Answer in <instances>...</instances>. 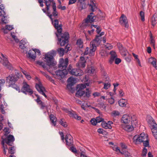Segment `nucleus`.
Returning a JSON list of instances; mask_svg holds the SVG:
<instances>
[{
	"mask_svg": "<svg viewBox=\"0 0 157 157\" xmlns=\"http://www.w3.org/2000/svg\"><path fill=\"white\" fill-rule=\"evenodd\" d=\"M52 16L51 20L52 24L54 27L57 30V33H56V35L58 38V41L61 46H64L66 44L68 43V39L69 38V35L68 32H65L63 34H62V25L60 24L59 25V21L58 20L55 19L53 21V19Z\"/></svg>",
	"mask_w": 157,
	"mask_h": 157,
	"instance_id": "f257e3e1",
	"label": "nucleus"
},
{
	"mask_svg": "<svg viewBox=\"0 0 157 157\" xmlns=\"http://www.w3.org/2000/svg\"><path fill=\"white\" fill-rule=\"evenodd\" d=\"M46 5V9H42V10L50 18L52 16L57 18L58 12L56 11V4L53 0H44Z\"/></svg>",
	"mask_w": 157,
	"mask_h": 157,
	"instance_id": "f03ea898",
	"label": "nucleus"
},
{
	"mask_svg": "<svg viewBox=\"0 0 157 157\" xmlns=\"http://www.w3.org/2000/svg\"><path fill=\"white\" fill-rule=\"evenodd\" d=\"M2 141L1 144L2 146L4 154L6 155V150H8V153L11 154H13L15 152L14 147H11L13 145L15 139L13 136L10 135L6 138H4L3 136L1 138Z\"/></svg>",
	"mask_w": 157,
	"mask_h": 157,
	"instance_id": "7ed1b4c3",
	"label": "nucleus"
},
{
	"mask_svg": "<svg viewBox=\"0 0 157 157\" xmlns=\"http://www.w3.org/2000/svg\"><path fill=\"white\" fill-rule=\"evenodd\" d=\"M55 54L56 52L53 51L48 52L45 55L44 57L46 64L44 63L43 62L39 61L36 62L37 64L41 66L44 69L49 71L48 69L51 66H54L55 64L53 57Z\"/></svg>",
	"mask_w": 157,
	"mask_h": 157,
	"instance_id": "20e7f679",
	"label": "nucleus"
},
{
	"mask_svg": "<svg viewBox=\"0 0 157 157\" xmlns=\"http://www.w3.org/2000/svg\"><path fill=\"white\" fill-rule=\"evenodd\" d=\"M20 74V72H15V73L12 74L7 77L6 80L7 86L10 87L13 84L15 83L19 79Z\"/></svg>",
	"mask_w": 157,
	"mask_h": 157,
	"instance_id": "39448f33",
	"label": "nucleus"
},
{
	"mask_svg": "<svg viewBox=\"0 0 157 157\" xmlns=\"http://www.w3.org/2000/svg\"><path fill=\"white\" fill-rule=\"evenodd\" d=\"M94 16L93 13H90L85 20L84 22L82 23V26L85 28L88 27L90 29H92V25H91V23L94 21Z\"/></svg>",
	"mask_w": 157,
	"mask_h": 157,
	"instance_id": "423d86ee",
	"label": "nucleus"
},
{
	"mask_svg": "<svg viewBox=\"0 0 157 157\" xmlns=\"http://www.w3.org/2000/svg\"><path fill=\"white\" fill-rule=\"evenodd\" d=\"M102 37L100 36H96L94 39L90 43L91 51L95 52L97 49V47L100 44L101 41Z\"/></svg>",
	"mask_w": 157,
	"mask_h": 157,
	"instance_id": "0eeeda50",
	"label": "nucleus"
},
{
	"mask_svg": "<svg viewBox=\"0 0 157 157\" xmlns=\"http://www.w3.org/2000/svg\"><path fill=\"white\" fill-rule=\"evenodd\" d=\"M146 135L144 133L135 135L133 138V142L135 144H140L146 139Z\"/></svg>",
	"mask_w": 157,
	"mask_h": 157,
	"instance_id": "6e6552de",
	"label": "nucleus"
},
{
	"mask_svg": "<svg viewBox=\"0 0 157 157\" xmlns=\"http://www.w3.org/2000/svg\"><path fill=\"white\" fill-rule=\"evenodd\" d=\"M23 85L21 90V92L25 94H27V93H28L30 95L33 94V90L30 89L29 85L27 84L26 82L24 81L23 83Z\"/></svg>",
	"mask_w": 157,
	"mask_h": 157,
	"instance_id": "1a4fd4ad",
	"label": "nucleus"
},
{
	"mask_svg": "<svg viewBox=\"0 0 157 157\" xmlns=\"http://www.w3.org/2000/svg\"><path fill=\"white\" fill-rule=\"evenodd\" d=\"M5 8L3 4L0 6V17L1 18V23L3 24H5L8 23V21L6 19L7 17L6 16L5 12L4 11Z\"/></svg>",
	"mask_w": 157,
	"mask_h": 157,
	"instance_id": "9d476101",
	"label": "nucleus"
},
{
	"mask_svg": "<svg viewBox=\"0 0 157 157\" xmlns=\"http://www.w3.org/2000/svg\"><path fill=\"white\" fill-rule=\"evenodd\" d=\"M55 72L56 78L58 79L64 78L67 74L68 71L66 69H59Z\"/></svg>",
	"mask_w": 157,
	"mask_h": 157,
	"instance_id": "9b49d317",
	"label": "nucleus"
},
{
	"mask_svg": "<svg viewBox=\"0 0 157 157\" xmlns=\"http://www.w3.org/2000/svg\"><path fill=\"white\" fill-rule=\"evenodd\" d=\"M0 54L2 58V62L1 63L3 66L10 69H11L12 66L8 60L7 57L5 55H4L2 53H1Z\"/></svg>",
	"mask_w": 157,
	"mask_h": 157,
	"instance_id": "f8f14e48",
	"label": "nucleus"
},
{
	"mask_svg": "<svg viewBox=\"0 0 157 157\" xmlns=\"http://www.w3.org/2000/svg\"><path fill=\"white\" fill-rule=\"evenodd\" d=\"M147 122L151 131L153 130H154L157 129V124L155 120L152 117L150 116L148 117Z\"/></svg>",
	"mask_w": 157,
	"mask_h": 157,
	"instance_id": "ddd939ff",
	"label": "nucleus"
},
{
	"mask_svg": "<svg viewBox=\"0 0 157 157\" xmlns=\"http://www.w3.org/2000/svg\"><path fill=\"white\" fill-rule=\"evenodd\" d=\"M35 86L36 90L40 94L43 95L45 98H47V95L45 93L46 91L45 89L41 82H39L38 83H36Z\"/></svg>",
	"mask_w": 157,
	"mask_h": 157,
	"instance_id": "4468645a",
	"label": "nucleus"
},
{
	"mask_svg": "<svg viewBox=\"0 0 157 157\" xmlns=\"http://www.w3.org/2000/svg\"><path fill=\"white\" fill-rule=\"evenodd\" d=\"M68 71L71 74L75 76H80L83 74L82 71L80 69L74 68L71 69L69 68Z\"/></svg>",
	"mask_w": 157,
	"mask_h": 157,
	"instance_id": "2eb2a0df",
	"label": "nucleus"
},
{
	"mask_svg": "<svg viewBox=\"0 0 157 157\" xmlns=\"http://www.w3.org/2000/svg\"><path fill=\"white\" fill-rule=\"evenodd\" d=\"M68 63V58H66L65 59H60L58 67L59 69H66Z\"/></svg>",
	"mask_w": 157,
	"mask_h": 157,
	"instance_id": "dca6fc26",
	"label": "nucleus"
},
{
	"mask_svg": "<svg viewBox=\"0 0 157 157\" xmlns=\"http://www.w3.org/2000/svg\"><path fill=\"white\" fill-rule=\"evenodd\" d=\"M71 48L70 47V45L67 44L65 47L64 49L62 48H58L57 50V51L59 56H61L63 55L64 52H67L71 50Z\"/></svg>",
	"mask_w": 157,
	"mask_h": 157,
	"instance_id": "f3484780",
	"label": "nucleus"
},
{
	"mask_svg": "<svg viewBox=\"0 0 157 157\" xmlns=\"http://www.w3.org/2000/svg\"><path fill=\"white\" fill-rule=\"evenodd\" d=\"M120 22L121 25H124L126 28H128V26L127 18L124 14H122L120 18Z\"/></svg>",
	"mask_w": 157,
	"mask_h": 157,
	"instance_id": "a211bd4d",
	"label": "nucleus"
},
{
	"mask_svg": "<svg viewBox=\"0 0 157 157\" xmlns=\"http://www.w3.org/2000/svg\"><path fill=\"white\" fill-rule=\"evenodd\" d=\"M86 61L83 56H81L80 59L77 63L76 66L79 68H84L86 66Z\"/></svg>",
	"mask_w": 157,
	"mask_h": 157,
	"instance_id": "6ab92c4d",
	"label": "nucleus"
},
{
	"mask_svg": "<svg viewBox=\"0 0 157 157\" xmlns=\"http://www.w3.org/2000/svg\"><path fill=\"white\" fill-rule=\"evenodd\" d=\"M117 46L121 55L124 56H126L128 53V52L126 48H124L122 45L120 43H118Z\"/></svg>",
	"mask_w": 157,
	"mask_h": 157,
	"instance_id": "aec40b11",
	"label": "nucleus"
},
{
	"mask_svg": "<svg viewBox=\"0 0 157 157\" xmlns=\"http://www.w3.org/2000/svg\"><path fill=\"white\" fill-rule=\"evenodd\" d=\"M65 140L66 144L68 146H72L73 145V141L72 137L69 134H67L66 136Z\"/></svg>",
	"mask_w": 157,
	"mask_h": 157,
	"instance_id": "412c9836",
	"label": "nucleus"
},
{
	"mask_svg": "<svg viewBox=\"0 0 157 157\" xmlns=\"http://www.w3.org/2000/svg\"><path fill=\"white\" fill-rule=\"evenodd\" d=\"M121 127L123 129L128 132H130L134 129L133 126L128 124H123L121 125Z\"/></svg>",
	"mask_w": 157,
	"mask_h": 157,
	"instance_id": "4be33fe9",
	"label": "nucleus"
},
{
	"mask_svg": "<svg viewBox=\"0 0 157 157\" xmlns=\"http://www.w3.org/2000/svg\"><path fill=\"white\" fill-rule=\"evenodd\" d=\"M131 117L127 114L124 115L122 118L121 121L123 124H128L131 120Z\"/></svg>",
	"mask_w": 157,
	"mask_h": 157,
	"instance_id": "5701e85b",
	"label": "nucleus"
},
{
	"mask_svg": "<svg viewBox=\"0 0 157 157\" xmlns=\"http://www.w3.org/2000/svg\"><path fill=\"white\" fill-rule=\"evenodd\" d=\"M113 122L110 121H109L107 123L105 122H102L101 123V125L103 128L105 129H111L112 126L111 124H113Z\"/></svg>",
	"mask_w": 157,
	"mask_h": 157,
	"instance_id": "b1692460",
	"label": "nucleus"
},
{
	"mask_svg": "<svg viewBox=\"0 0 157 157\" xmlns=\"http://www.w3.org/2000/svg\"><path fill=\"white\" fill-rule=\"evenodd\" d=\"M27 56L32 59L35 60L36 57V55L35 54V52L33 49L32 50H30Z\"/></svg>",
	"mask_w": 157,
	"mask_h": 157,
	"instance_id": "393cba45",
	"label": "nucleus"
},
{
	"mask_svg": "<svg viewBox=\"0 0 157 157\" xmlns=\"http://www.w3.org/2000/svg\"><path fill=\"white\" fill-rule=\"evenodd\" d=\"M149 62L157 70V63H156V60L153 57L149 58L148 60Z\"/></svg>",
	"mask_w": 157,
	"mask_h": 157,
	"instance_id": "a878e982",
	"label": "nucleus"
},
{
	"mask_svg": "<svg viewBox=\"0 0 157 157\" xmlns=\"http://www.w3.org/2000/svg\"><path fill=\"white\" fill-rule=\"evenodd\" d=\"M78 9L79 10H82L85 8V4L84 2H78L77 4Z\"/></svg>",
	"mask_w": 157,
	"mask_h": 157,
	"instance_id": "bb28decb",
	"label": "nucleus"
},
{
	"mask_svg": "<svg viewBox=\"0 0 157 157\" xmlns=\"http://www.w3.org/2000/svg\"><path fill=\"white\" fill-rule=\"evenodd\" d=\"M67 82L69 83V84H68L67 86L69 85L73 86L76 82V80L74 78L72 77H71L68 79Z\"/></svg>",
	"mask_w": 157,
	"mask_h": 157,
	"instance_id": "cd10ccee",
	"label": "nucleus"
},
{
	"mask_svg": "<svg viewBox=\"0 0 157 157\" xmlns=\"http://www.w3.org/2000/svg\"><path fill=\"white\" fill-rule=\"evenodd\" d=\"M94 52H93L91 51L90 47V49L88 47L86 48L84 53V55H87L89 54L90 56H93L94 55Z\"/></svg>",
	"mask_w": 157,
	"mask_h": 157,
	"instance_id": "c85d7f7f",
	"label": "nucleus"
},
{
	"mask_svg": "<svg viewBox=\"0 0 157 157\" xmlns=\"http://www.w3.org/2000/svg\"><path fill=\"white\" fill-rule=\"evenodd\" d=\"M50 120L51 123L54 126H55L56 124L57 119L56 117L53 114H51L49 116Z\"/></svg>",
	"mask_w": 157,
	"mask_h": 157,
	"instance_id": "c756f323",
	"label": "nucleus"
},
{
	"mask_svg": "<svg viewBox=\"0 0 157 157\" xmlns=\"http://www.w3.org/2000/svg\"><path fill=\"white\" fill-rule=\"evenodd\" d=\"M94 0H91V2H92V4H89V6L90 7L91 10L92 12H94V11L96 10L97 9V6L93 2Z\"/></svg>",
	"mask_w": 157,
	"mask_h": 157,
	"instance_id": "7c9ffc66",
	"label": "nucleus"
},
{
	"mask_svg": "<svg viewBox=\"0 0 157 157\" xmlns=\"http://www.w3.org/2000/svg\"><path fill=\"white\" fill-rule=\"evenodd\" d=\"M85 93L84 90L79 89L75 94V96L77 97H80L82 96Z\"/></svg>",
	"mask_w": 157,
	"mask_h": 157,
	"instance_id": "2f4dec72",
	"label": "nucleus"
},
{
	"mask_svg": "<svg viewBox=\"0 0 157 157\" xmlns=\"http://www.w3.org/2000/svg\"><path fill=\"white\" fill-rule=\"evenodd\" d=\"M127 103V100L123 99H120L118 101L119 105L121 107L125 106Z\"/></svg>",
	"mask_w": 157,
	"mask_h": 157,
	"instance_id": "473e14b6",
	"label": "nucleus"
},
{
	"mask_svg": "<svg viewBox=\"0 0 157 157\" xmlns=\"http://www.w3.org/2000/svg\"><path fill=\"white\" fill-rule=\"evenodd\" d=\"M121 154L124 155L125 157H132L130 153L125 149H122L121 152Z\"/></svg>",
	"mask_w": 157,
	"mask_h": 157,
	"instance_id": "72a5a7b5",
	"label": "nucleus"
},
{
	"mask_svg": "<svg viewBox=\"0 0 157 157\" xmlns=\"http://www.w3.org/2000/svg\"><path fill=\"white\" fill-rule=\"evenodd\" d=\"M157 23V18L153 16L151 18V24L153 27H154Z\"/></svg>",
	"mask_w": 157,
	"mask_h": 157,
	"instance_id": "f704fd0d",
	"label": "nucleus"
},
{
	"mask_svg": "<svg viewBox=\"0 0 157 157\" xmlns=\"http://www.w3.org/2000/svg\"><path fill=\"white\" fill-rule=\"evenodd\" d=\"M142 142H143V145L145 147H150L149 141L148 140V137L147 135H146V139L145 140H144Z\"/></svg>",
	"mask_w": 157,
	"mask_h": 157,
	"instance_id": "c9c22d12",
	"label": "nucleus"
},
{
	"mask_svg": "<svg viewBox=\"0 0 157 157\" xmlns=\"http://www.w3.org/2000/svg\"><path fill=\"white\" fill-rule=\"evenodd\" d=\"M150 43L151 44L155 47V40L154 38L153 37L152 34L151 33L150 35Z\"/></svg>",
	"mask_w": 157,
	"mask_h": 157,
	"instance_id": "e433bc0d",
	"label": "nucleus"
},
{
	"mask_svg": "<svg viewBox=\"0 0 157 157\" xmlns=\"http://www.w3.org/2000/svg\"><path fill=\"white\" fill-rule=\"evenodd\" d=\"M3 131L5 132L4 136L6 137V138L8 136V134L10 133V131L9 128L8 127H5L3 129Z\"/></svg>",
	"mask_w": 157,
	"mask_h": 157,
	"instance_id": "4c0bfd02",
	"label": "nucleus"
},
{
	"mask_svg": "<svg viewBox=\"0 0 157 157\" xmlns=\"http://www.w3.org/2000/svg\"><path fill=\"white\" fill-rule=\"evenodd\" d=\"M77 45L80 48H83V42L81 39L78 40L77 41Z\"/></svg>",
	"mask_w": 157,
	"mask_h": 157,
	"instance_id": "58836bf2",
	"label": "nucleus"
},
{
	"mask_svg": "<svg viewBox=\"0 0 157 157\" xmlns=\"http://www.w3.org/2000/svg\"><path fill=\"white\" fill-rule=\"evenodd\" d=\"M25 42L23 40H21L20 42V47L21 49H24L25 47Z\"/></svg>",
	"mask_w": 157,
	"mask_h": 157,
	"instance_id": "ea45409f",
	"label": "nucleus"
},
{
	"mask_svg": "<svg viewBox=\"0 0 157 157\" xmlns=\"http://www.w3.org/2000/svg\"><path fill=\"white\" fill-rule=\"evenodd\" d=\"M11 87H12V88L15 89L17 91H18V92H21V90L19 86H17L15 83L13 84Z\"/></svg>",
	"mask_w": 157,
	"mask_h": 157,
	"instance_id": "a19ab883",
	"label": "nucleus"
},
{
	"mask_svg": "<svg viewBox=\"0 0 157 157\" xmlns=\"http://www.w3.org/2000/svg\"><path fill=\"white\" fill-rule=\"evenodd\" d=\"M120 114V113L118 111L114 110L112 112L111 114V115L114 117L118 116Z\"/></svg>",
	"mask_w": 157,
	"mask_h": 157,
	"instance_id": "79ce46f5",
	"label": "nucleus"
},
{
	"mask_svg": "<svg viewBox=\"0 0 157 157\" xmlns=\"http://www.w3.org/2000/svg\"><path fill=\"white\" fill-rule=\"evenodd\" d=\"M70 150L72 152L75 153L76 156L78 154V152L74 146H71L70 148Z\"/></svg>",
	"mask_w": 157,
	"mask_h": 157,
	"instance_id": "37998d69",
	"label": "nucleus"
},
{
	"mask_svg": "<svg viewBox=\"0 0 157 157\" xmlns=\"http://www.w3.org/2000/svg\"><path fill=\"white\" fill-rule=\"evenodd\" d=\"M104 45L105 48L108 50L111 49L113 48V46L110 44L106 43Z\"/></svg>",
	"mask_w": 157,
	"mask_h": 157,
	"instance_id": "c03bdc74",
	"label": "nucleus"
},
{
	"mask_svg": "<svg viewBox=\"0 0 157 157\" xmlns=\"http://www.w3.org/2000/svg\"><path fill=\"white\" fill-rule=\"evenodd\" d=\"M140 16L141 18V21H145L144 13L142 11H140Z\"/></svg>",
	"mask_w": 157,
	"mask_h": 157,
	"instance_id": "a18cd8bd",
	"label": "nucleus"
},
{
	"mask_svg": "<svg viewBox=\"0 0 157 157\" xmlns=\"http://www.w3.org/2000/svg\"><path fill=\"white\" fill-rule=\"evenodd\" d=\"M91 92L88 89H86V90L85 95L86 96L87 98H89L90 96Z\"/></svg>",
	"mask_w": 157,
	"mask_h": 157,
	"instance_id": "49530a36",
	"label": "nucleus"
},
{
	"mask_svg": "<svg viewBox=\"0 0 157 157\" xmlns=\"http://www.w3.org/2000/svg\"><path fill=\"white\" fill-rule=\"evenodd\" d=\"M63 120V119H61L60 120L59 123L64 127H66L67 126V124H66V123Z\"/></svg>",
	"mask_w": 157,
	"mask_h": 157,
	"instance_id": "de8ad7c7",
	"label": "nucleus"
},
{
	"mask_svg": "<svg viewBox=\"0 0 157 157\" xmlns=\"http://www.w3.org/2000/svg\"><path fill=\"white\" fill-rule=\"evenodd\" d=\"M147 149L145 147H144L143 150L142 156L143 157H145L146 156V155L147 153Z\"/></svg>",
	"mask_w": 157,
	"mask_h": 157,
	"instance_id": "09e8293b",
	"label": "nucleus"
},
{
	"mask_svg": "<svg viewBox=\"0 0 157 157\" xmlns=\"http://www.w3.org/2000/svg\"><path fill=\"white\" fill-rule=\"evenodd\" d=\"M86 85L87 86H88V85H87V83L86 84H79L78 86V87L79 88V89H82L83 90V89L86 88Z\"/></svg>",
	"mask_w": 157,
	"mask_h": 157,
	"instance_id": "8fccbe9b",
	"label": "nucleus"
},
{
	"mask_svg": "<svg viewBox=\"0 0 157 157\" xmlns=\"http://www.w3.org/2000/svg\"><path fill=\"white\" fill-rule=\"evenodd\" d=\"M132 126H133L134 128L138 126V123L137 121L136 120L134 121H132Z\"/></svg>",
	"mask_w": 157,
	"mask_h": 157,
	"instance_id": "3c124183",
	"label": "nucleus"
},
{
	"mask_svg": "<svg viewBox=\"0 0 157 157\" xmlns=\"http://www.w3.org/2000/svg\"><path fill=\"white\" fill-rule=\"evenodd\" d=\"M5 82V81L4 79H0V92L2 90V86L4 85Z\"/></svg>",
	"mask_w": 157,
	"mask_h": 157,
	"instance_id": "603ef678",
	"label": "nucleus"
},
{
	"mask_svg": "<svg viewBox=\"0 0 157 157\" xmlns=\"http://www.w3.org/2000/svg\"><path fill=\"white\" fill-rule=\"evenodd\" d=\"M72 117L77 119L78 120H80L81 119V117L78 116L76 114L74 113L73 114Z\"/></svg>",
	"mask_w": 157,
	"mask_h": 157,
	"instance_id": "864d4df0",
	"label": "nucleus"
},
{
	"mask_svg": "<svg viewBox=\"0 0 157 157\" xmlns=\"http://www.w3.org/2000/svg\"><path fill=\"white\" fill-rule=\"evenodd\" d=\"M95 71V69L93 67H91L90 68H89V70L87 71V72L89 73H94Z\"/></svg>",
	"mask_w": 157,
	"mask_h": 157,
	"instance_id": "5fc2aeb1",
	"label": "nucleus"
},
{
	"mask_svg": "<svg viewBox=\"0 0 157 157\" xmlns=\"http://www.w3.org/2000/svg\"><path fill=\"white\" fill-rule=\"evenodd\" d=\"M63 109L66 113H68L70 115V116L71 117H72L73 114L74 113H73L72 112H71V111L68 110V109H67L63 108Z\"/></svg>",
	"mask_w": 157,
	"mask_h": 157,
	"instance_id": "6e6d98bb",
	"label": "nucleus"
},
{
	"mask_svg": "<svg viewBox=\"0 0 157 157\" xmlns=\"http://www.w3.org/2000/svg\"><path fill=\"white\" fill-rule=\"evenodd\" d=\"M110 86V84L109 83H104L103 88L104 89L107 90Z\"/></svg>",
	"mask_w": 157,
	"mask_h": 157,
	"instance_id": "4d7b16f0",
	"label": "nucleus"
},
{
	"mask_svg": "<svg viewBox=\"0 0 157 157\" xmlns=\"http://www.w3.org/2000/svg\"><path fill=\"white\" fill-rule=\"evenodd\" d=\"M152 132L155 139L157 140V129L154 130H153Z\"/></svg>",
	"mask_w": 157,
	"mask_h": 157,
	"instance_id": "13d9d810",
	"label": "nucleus"
},
{
	"mask_svg": "<svg viewBox=\"0 0 157 157\" xmlns=\"http://www.w3.org/2000/svg\"><path fill=\"white\" fill-rule=\"evenodd\" d=\"M110 53L111 57L113 58V59L116 58L117 55L115 52L112 51L110 52Z\"/></svg>",
	"mask_w": 157,
	"mask_h": 157,
	"instance_id": "bf43d9fd",
	"label": "nucleus"
},
{
	"mask_svg": "<svg viewBox=\"0 0 157 157\" xmlns=\"http://www.w3.org/2000/svg\"><path fill=\"white\" fill-rule=\"evenodd\" d=\"M12 37L14 39L15 41L16 42H18L19 41V40L17 38L16 36L15 35L14 33H11V34Z\"/></svg>",
	"mask_w": 157,
	"mask_h": 157,
	"instance_id": "052dcab7",
	"label": "nucleus"
},
{
	"mask_svg": "<svg viewBox=\"0 0 157 157\" xmlns=\"http://www.w3.org/2000/svg\"><path fill=\"white\" fill-rule=\"evenodd\" d=\"M90 121L91 124L93 125H96L98 123L96 121V119L95 118L92 119Z\"/></svg>",
	"mask_w": 157,
	"mask_h": 157,
	"instance_id": "680f3d73",
	"label": "nucleus"
},
{
	"mask_svg": "<svg viewBox=\"0 0 157 157\" xmlns=\"http://www.w3.org/2000/svg\"><path fill=\"white\" fill-rule=\"evenodd\" d=\"M100 54L101 56H105L106 55V51L103 50H101L100 52Z\"/></svg>",
	"mask_w": 157,
	"mask_h": 157,
	"instance_id": "e2e57ef3",
	"label": "nucleus"
},
{
	"mask_svg": "<svg viewBox=\"0 0 157 157\" xmlns=\"http://www.w3.org/2000/svg\"><path fill=\"white\" fill-rule=\"evenodd\" d=\"M5 28L8 30H10L13 29V28L12 25H7L6 26Z\"/></svg>",
	"mask_w": 157,
	"mask_h": 157,
	"instance_id": "0e129e2a",
	"label": "nucleus"
},
{
	"mask_svg": "<svg viewBox=\"0 0 157 157\" xmlns=\"http://www.w3.org/2000/svg\"><path fill=\"white\" fill-rule=\"evenodd\" d=\"M41 105L40 108L41 109H43L45 108H46V109L47 110L48 109V106L47 105H45L44 103L42 102V103H40V104H39Z\"/></svg>",
	"mask_w": 157,
	"mask_h": 157,
	"instance_id": "69168bd1",
	"label": "nucleus"
},
{
	"mask_svg": "<svg viewBox=\"0 0 157 157\" xmlns=\"http://www.w3.org/2000/svg\"><path fill=\"white\" fill-rule=\"evenodd\" d=\"M96 119L97 123L102 122L103 120V119L100 117H97Z\"/></svg>",
	"mask_w": 157,
	"mask_h": 157,
	"instance_id": "338daca9",
	"label": "nucleus"
},
{
	"mask_svg": "<svg viewBox=\"0 0 157 157\" xmlns=\"http://www.w3.org/2000/svg\"><path fill=\"white\" fill-rule=\"evenodd\" d=\"M108 101L110 104H112L114 102V99L113 98H111L108 99Z\"/></svg>",
	"mask_w": 157,
	"mask_h": 157,
	"instance_id": "774afa93",
	"label": "nucleus"
}]
</instances>
